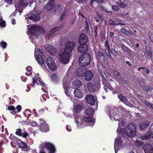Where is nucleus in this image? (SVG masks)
<instances>
[{
	"mask_svg": "<svg viewBox=\"0 0 153 153\" xmlns=\"http://www.w3.org/2000/svg\"><path fill=\"white\" fill-rule=\"evenodd\" d=\"M55 4L54 0H50L45 7V8L48 11H50L53 9Z\"/></svg>",
	"mask_w": 153,
	"mask_h": 153,
	"instance_id": "obj_19",
	"label": "nucleus"
},
{
	"mask_svg": "<svg viewBox=\"0 0 153 153\" xmlns=\"http://www.w3.org/2000/svg\"><path fill=\"white\" fill-rule=\"evenodd\" d=\"M45 112V109L44 108H42L39 110L38 112L39 114H42L44 113Z\"/></svg>",
	"mask_w": 153,
	"mask_h": 153,
	"instance_id": "obj_60",
	"label": "nucleus"
},
{
	"mask_svg": "<svg viewBox=\"0 0 153 153\" xmlns=\"http://www.w3.org/2000/svg\"><path fill=\"white\" fill-rule=\"evenodd\" d=\"M16 108L18 111V112H19L21 111L22 108L21 106L20 105H18L17 106Z\"/></svg>",
	"mask_w": 153,
	"mask_h": 153,
	"instance_id": "obj_56",
	"label": "nucleus"
},
{
	"mask_svg": "<svg viewBox=\"0 0 153 153\" xmlns=\"http://www.w3.org/2000/svg\"><path fill=\"white\" fill-rule=\"evenodd\" d=\"M85 72V70L83 68L79 67L76 69V74L77 76L82 77L84 76Z\"/></svg>",
	"mask_w": 153,
	"mask_h": 153,
	"instance_id": "obj_18",
	"label": "nucleus"
},
{
	"mask_svg": "<svg viewBox=\"0 0 153 153\" xmlns=\"http://www.w3.org/2000/svg\"><path fill=\"white\" fill-rule=\"evenodd\" d=\"M39 81L40 84L42 85V86L43 87L42 88V90L45 92H46V90L48 89V87L46 86L45 83L43 82L41 79L39 78Z\"/></svg>",
	"mask_w": 153,
	"mask_h": 153,
	"instance_id": "obj_31",
	"label": "nucleus"
},
{
	"mask_svg": "<svg viewBox=\"0 0 153 153\" xmlns=\"http://www.w3.org/2000/svg\"><path fill=\"white\" fill-rule=\"evenodd\" d=\"M35 56L36 60L38 63L40 65H43L45 62V59H44L43 58L40 54H38L35 55Z\"/></svg>",
	"mask_w": 153,
	"mask_h": 153,
	"instance_id": "obj_20",
	"label": "nucleus"
},
{
	"mask_svg": "<svg viewBox=\"0 0 153 153\" xmlns=\"http://www.w3.org/2000/svg\"><path fill=\"white\" fill-rule=\"evenodd\" d=\"M47 142L42 143L40 145V148L41 149L40 150H43L44 148H46V144Z\"/></svg>",
	"mask_w": 153,
	"mask_h": 153,
	"instance_id": "obj_49",
	"label": "nucleus"
},
{
	"mask_svg": "<svg viewBox=\"0 0 153 153\" xmlns=\"http://www.w3.org/2000/svg\"><path fill=\"white\" fill-rule=\"evenodd\" d=\"M87 87L88 90L91 92H93L95 91V89L93 84L91 82L88 83Z\"/></svg>",
	"mask_w": 153,
	"mask_h": 153,
	"instance_id": "obj_29",
	"label": "nucleus"
},
{
	"mask_svg": "<svg viewBox=\"0 0 153 153\" xmlns=\"http://www.w3.org/2000/svg\"><path fill=\"white\" fill-rule=\"evenodd\" d=\"M149 37L150 40L152 42H153V34H152L151 35L149 34Z\"/></svg>",
	"mask_w": 153,
	"mask_h": 153,
	"instance_id": "obj_62",
	"label": "nucleus"
},
{
	"mask_svg": "<svg viewBox=\"0 0 153 153\" xmlns=\"http://www.w3.org/2000/svg\"><path fill=\"white\" fill-rule=\"evenodd\" d=\"M136 126L133 123H130L124 129H120V132L122 134H125L127 137H133L135 136Z\"/></svg>",
	"mask_w": 153,
	"mask_h": 153,
	"instance_id": "obj_1",
	"label": "nucleus"
},
{
	"mask_svg": "<svg viewBox=\"0 0 153 153\" xmlns=\"http://www.w3.org/2000/svg\"><path fill=\"white\" fill-rule=\"evenodd\" d=\"M122 48L124 50L128 53L129 54H131V50L126 46L124 45L122 46Z\"/></svg>",
	"mask_w": 153,
	"mask_h": 153,
	"instance_id": "obj_44",
	"label": "nucleus"
},
{
	"mask_svg": "<svg viewBox=\"0 0 153 153\" xmlns=\"http://www.w3.org/2000/svg\"><path fill=\"white\" fill-rule=\"evenodd\" d=\"M85 79L86 81H90L93 78L94 74L91 70L87 71L84 75Z\"/></svg>",
	"mask_w": 153,
	"mask_h": 153,
	"instance_id": "obj_13",
	"label": "nucleus"
},
{
	"mask_svg": "<svg viewBox=\"0 0 153 153\" xmlns=\"http://www.w3.org/2000/svg\"><path fill=\"white\" fill-rule=\"evenodd\" d=\"M135 144L138 146H142L143 144V142L139 140L136 141L135 142Z\"/></svg>",
	"mask_w": 153,
	"mask_h": 153,
	"instance_id": "obj_46",
	"label": "nucleus"
},
{
	"mask_svg": "<svg viewBox=\"0 0 153 153\" xmlns=\"http://www.w3.org/2000/svg\"><path fill=\"white\" fill-rule=\"evenodd\" d=\"M73 85L74 87L79 88L82 86V83L79 80L76 79L73 82Z\"/></svg>",
	"mask_w": 153,
	"mask_h": 153,
	"instance_id": "obj_24",
	"label": "nucleus"
},
{
	"mask_svg": "<svg viewBox=\"0 0 153 153\" xmlns=\"http://www.w3.org/2000/svg\"><path fill=\"white\" fill-rule=\"evenodd\" d=\"M151 103L149 102L148 101H145V104L148 107H149Z\"/></svg>",
	"mask_w": 153,
	"mask_h": 153,
	"instance_id": "obj_63",
	"label": "nucleus"
},
{
	"mask_svg": "<svg viewBox=\"0 0 153 153\" xmlns=\"http://www.w3.org/2000/svg\"><path fill=\"white\" fill-rule=\"evenodd\" d=\"M85 99L88 103L91 105H94L95 102V98L94 96L91 94L86 95Z\"/></svg>",
	"mask_w": 153,
	"mask_h": 153,
	"instance_id": "obj_15",
	"label": "nucleus"
},
{
	"mask_svg": "<svg viewBox=\"0 0 153 153\" xmlns=\"http://www.w3.org/2000/svg\"><path fill=\"white\" fill-rule=\"evenodd\" d=\"M143 149L145 153H153V148L150 144H146L144 145Z\"/></svg>",
	"mask_w": 153,
	"mask_h": 153,
	"instance_id": "obj_16",
	"label": "nucleus"
},
{
	"mask_svg": "<svg viewBox=\"0 0 153 153\" xmlns=\"http://www.w3.org/2000/svg\"><path fill=\"white\" fill-rule=\"evenodd\" d=\"M47 64L48 68L51 71H54L56 68L55 62L53 59L50 57L47 58L46 59Z\"/></svg>",
	"mask_w": 153,
	"mask_h": 153,
	"instance_id": "obj_7",
	"label": "nucleus"
},
{
	"mask_svg": "<svg viewBox=\"0 0 153 153\" xmlns=\"http://www.w3.org/2000/svg\"><path fill=\"white\" fill-rule=\"evenodd\" d=\"M27 17L28 19L35 22H36L37 20H39L40 18L39 14H35L32 13L27 14Z\"/></svg>",
	"mask_w": 153,
	"mask_h": 153,
	"instance_id": "obj_14",
	"label": "nucleus"
},
{
	"mask_svg": "<svg viewBox=\"0 0 153 153\" xmlns=\"http://www.w3.org/2000/svg\"><path fill=\"white\" fill-rule=\"evenodd\" d=\"M70 53L64 51L59 54V60L62 63L66 64L70 61Z\"/></svg>",
	"mask_w": 153,
	"mask_h": 153,
	"instance_id": "obj_6",
	"label": "nucleus"
},
{
	"mask_svg": "<svg viewBox=\"0 0 153 153\" xmlns=\"http://www.w3.org/2000/svg\"><path fill=\"white\" fill-rule=\"evenodd\" d=\"M111 52L114 56V57H116L117 56L118 53L117 51L114 49L111 48L110 50V52Z\"/></svg>",
	"mask_w": 153,
	"mask_h": 153,
	"instance_id": "obj_41",
	"label": "nucleus"
},
{
	"mask_svg": "<svg viewBox=\"0 0 153 153\" xmlns=\"http://www.w3.org/2000/svg\"><path fill=\"white\" fill-rule=\"evenodd\" d=\"M15 134L16 135L22 137L24 138H26L27 137H29V134L25 129L22 130L21 128L17 129Z\"/></svg>",
	"mask_w": 153,
	"mask_h": 153,
	"instance_id": "obj_10",
	"label": "nucleus"
},
{
	"mask_svg": "<svg viewBox=\"0 0 153 153\" xmlns=\"http://www.w3.org/2000/svg\"><path fill=\"white\" fill-rule=\"evenodd\" d=\"M29 4L27 0H19L17 4L15 5L16 9L20 13L22 12L25 7Z\"/></svg>",
	"mask_w": 153,
	"mask_h": 153,
	"instance_id": "obj_4",
	"label": "nucleus"
},
{
	"mask_svg": "<svg viewBox=\"0 0 153 153\" xmlns=\"http://www.w3.org/2000/svg\"><path fill=\"white\" fill-rule=\"evenodd\" d=\"M51 77L52 80L54 81H57L59 79L57 76L56 74H54L51 76Z\"/></svg>",
	"mask_w": 153,
	"mask_h": 153,
	"instance_id": "obj_43",
	"label": "nucleus"
},
{
	"mask_svg": "<svg viewBox=\"0 0 153 153\" xmlns=\"http://www.w3.org/2000/svg\"><path fill=\"white\" fill-rule=\"evenodd\" d=\"M88 22H90L89 19H87L85 21V29L87 31H88L89 30V26L88 25Z\"/></svg>",
	"mask_w": 153,
	"mask_h": 153,
	"instance_id": "obj_42",
	"label": "nucleus"
},
{
	"mask_svg": "<svg viewBox=\"0 0 153 153\" xmlns=\"http://www.w3.org/2000/svg\"><path fill=\"white\" fill-rule=\"evenodd\" d=\"M112 8L113 10L115 11L118 10L119 9L118 6L115 5H112Z\"/></svg>",
	"mask_w": 153,
	"mask_h": 153,
	"instance_id": "obj_53",
	"label": "nucleus"
},
{
	"mask_svg": "<svg viewBox=\"0 0 153 153\" xmlns=\"http://www.w3.org/2000/svg\"><path fill=\"white\" fill-rule=\"evenodd\" d=\"M109 24L110 25H116L115 21L110 20L109 22Z\"/></svg>",
	"mask_w": 153,
	"mask_h": 153,
	"instance_id": "obj_55",
	"label": "nucleus"
},
{
	"mask_svg": "<svg viewBox=\"0 0 153 153\" xmlns=\"http://www.w3.org/2000/svg\"><path fill=\"white\" fill-rule=\"evenodd\" d=\"M83 108L82 104H78L75 107L74 111L76 113H79L80 112Z\"/></svg>",
	"mask_w": 153,
	"mask_h": 153,
	"instance_id": "obj_33",
	"label": "nucleus"
},
{
	"mask_svg": "<svg viewBox=\"0 0 153 153\" xmlns=\"http://www.w3.org/2000/svg\"><path fill=\"white\" fill-rule=\"evenodd\" d=\"M61 28V27L59 26H56L52 29H51L50 30V33L48 34V37H52V36L53 35V34L56 31H58Z\"/></svg>",
	"mask_w": 153,
	"mask_h": 153,
	"instance_id": "obj_26",
	"label": "nucleus"
},
{
	"mask_svg": "<svg viewBox=\"0 0 153 153\" xmlns=\"http://www.w3.org/2000/svg\"><path fill=\"white\" fill-rule=\"evenodd\" d=\"M152 133L149 132L145 134H143L141 136V139L143 140H147L150 138L152 135Z\"/></svg>",
	"mask_w": 153,
	"mask_h": 153,
	"instance_id": "obj_28",
	"label": "nucleus"
},
{
	"mask_svg": "<svg viewBox=\"0 0 153 153\" xmlns=\"http://www.w3.org/2000/svg\"><path fill=\"white\" fill-rule=\"evenodd\" d=\"M105 47V52L107 57L110 59L112 60L113 59L111 55L110 51L111 49L107 39L105 42L104 44Z\"/></svg>",
	"mask_w": 153,
	"mask_h": 153,
	"instance_id": "obj_9",
	"label": "nucleus"
},
{
	"mask_svg": "<svg viewBox=\"0 0 153 153\" xmlns=\"http://www.w3.org/2000/svg\"><path fill=\"white\" fill-rule=\"evenodd\" d=\"M6 25L5 21L3 20L2 19H0V26L3 27H5Z\"/></svg>",
	"mask_w": 153,
	"mask_h": 153,
	"instance_id": "obj_47",
	"label": "nucleus"
},
{
	"mask_svg": "<svg viewBox=\"0 0 153 153\" xmlns=\"http://www.w3.org/2000/svg\"><path fill=\"white\" fill-rule=\"evenodd\" d=\"M19 146L20 148L24 149H27V144L21 140H20V142L19 143Z\"/></svg>",
	"mask_w": 153,
	"mask_h": 153,
	"instance_id": "obj_34",
	"label": "nucleus"
},
{
	"mask_svg": "<svg viewBox=\"0 0 153 153\" xmlns=\"http://www.w3.org/2000/svg\"><path fill=\"white\" fill-rule=\"evenodd\" d=\"M123 143L121 138H117L116 139L114 143L115 145L116 144L118 146H121Z\"/></svg>",
	"mask_w": 153,
	"mask_h": 153,
	"instance_id": "obj_38",
	"label": "nucleus"
},
{
	"mask_svg": "<svg viewBox=\"0 0 153 153\" xmlns=\"http://www.w3.org/2000/svg\"><path fill=\"white\" fill-rule=\"evenodd\" d=\"M63 88L65 90V93L68 96V93L69 91V87L68 85H66V84H63Z\"/></svg>",
	"mask_w": 153,
	"mask_h": 153,
	"instance_id": "obj_39",
	"label": "nucleus"
},
{
	"mask_svg": "<svg viewBox=\"0 0 153 153\" xmlns=\"http://www.w3.org/2000/svg\"><path fill=\"white\" fill-rule=\"evenodd\" d=\"M31 125L33 127H35L36 126H38L37 123L35 121H32L31 122Z\"/></svg>",
	"mask_w": 153,
	"mask_h": 153,
	"instance_id": "obj_54",
	"label": "nucleus"
},
{
	"mask_svg": "<svg viewBox=\"0 0 153 153\" xmlns=\"http://www.w3.org/2000/svg\"><path fill=\"white\" fill-rule=\"evenodd\" d=\"M77 48L78 51L79 53H86L88 50V46L87 44H79Z\"/></svg>",
	"mask_w": 153,
	"mask_h": 153,
	"instance_id": "obj_12",
	"label": "nucleus"
},
{
	"mask_svg": "<svg viewBox=\"0 0 153 153\" xmlns=\"http://www.w3.org/2000/svg\"><path fill=\"white\" fill-rule=\"evenodd\" d=\"M91 60V58L90 54L86 53L80 56L79 62L82 66H86L90 64Z\"/></svg>",
	"mask_w": 153,
	"mask_h": 153,
	"instance_id": "obj_2",
	"label": "nucleus"
},
{
	"mask_svg": "<svg viewBox=\"0 0 153 153\" xmlns=\"http://www.w3.org/2000/svg\"><path fill=\"white\" fill-rule=\"evenodd\" d=\"M146 50L147 54V57L149 59L152 58L153 51L152 49L150 47H146Z\"/></svg>",
	"mask_w": 153,
	"mask_h": 153,
	"instance_id": "obj_27",
	"label": "nucleus"
},
{
	"mask_svg": "<svg viewBox=\"0 0 153 153\" xmlns=\"http://www.w3.org/2000/svg\"><path fill=\"white\" fill-rule=\"evenodd\" d=\"M46 148L49 151V153H54L55 152L56 149L54 146L50 143H47Z\"/></svg>",
	"mask_w": 153,
	"mask_h": 153,
	"instance_id": "obj_17",
	"label": "nucleus"
},
{
	"mask_svg": "<svg viewBox=\"0 0 153 153\" xmlns=\"http://www.w3.org/2000/svg\"><path fill=\"white\" fill-rule=\"evenodd\" d=\"M96 54L98 56L99 59L102 60L103 61H105L107 59L106 57L105 56L104 54L101 51H98L97 52Z\"/></svg>",
	"mask_w": 153,
	"mask_h": 153,
	"instance_id": "obj_25",
	"label": "nucleus"
},
{
	"mask_svg": "<svg viewBox=\"0 0 153 153\" xmlns=\"http://www.w3.org/2000/svg\"><path fill=\"white\" fill-rule=\"evenodd\" d=\"M37 79L36 77H33L32 78V83L33 84H31V85L33 86H35V84L37 83Z\"/></svg>",
	"mask_w": 153,
	"mask_h": 153,
	"instance_id": "obj_50",
	"label": "nucleus"
},
{
	"mask_svg": "<svg viewBox=\"0 0 153 153\" xmlns=\"http://www.w3.org/2000/svg\"><path fill=\"white\" fill-rule=\"evenodd\" d=\"M8 109L9 111H14L16 110L15 107L13 105L9 106L8 107Z\"/></svg>",
	"mask_w": 153,
	"mask_h": 153,
	"instance_id": "obj_52",
	"label": "nucleus"
},
{
	"mask_svg": "<svg viewBox=\"0 0 153 153\" xmlns=\"http://www.w3.org/2000/svg\"><path fill=\"white\" fill-rule=\"evenodd\" d=\"M32 68L30 66H27L26 68L27 71L28 72H31L32 71Z\"/></svg>",
	"mask_w": 153,
	"mask_h": 153,
	"instance_id": "obj_61",
	"label": "nucleus"
},
{
	"mask_svg": "<svg viewBox=\"0 0 153 153\" xmlns=\"http://www.w3.org/2000/svg\"><path fill=\"white\" fill-rule=\"evenodd\" d=\"M75 97L78 98H82L84 96V94L82 91L79 89H75L74 92Z\"/></svg>",
	"mask_w": 153,
	"mask_h": 153,
	"instance_id": "obj_22",
	"label": "nucleus"
},
{
	"mask_svg": "<svg viewBox=\"0 0 153 153\" xmlns=\"http://www.w3.org/2000/svg\"><path fill=\"white\" fill-rule=\"evenodd\" d=\"M120 31L121 33L127 35H131V33H132L130 30H128L124 28L121 29Z\"/></svg>",
	"mask_w": 153,
	"mask_h": 153,
	"instance_id": "obj_36",
	"label": "nucleus"
},
{
	"mask_svg": "<svg viewBox=\"0 0 153 153\" xmlns=\"http://www.w3.org/2000/svg\"><path fill=\"white\" fill-rule=\"evenodd\" d=\"M97 15L98 18L99 20H100L101 21H102L103 20V19L102 15L100 13H97Z\"/></svg>",
	"mask_w": 153,
	"mask_h": 153,
	"instance_id": "obj_51",
	"label": "nucleus"
},
{
	"mask_svg": "<svg viewBox=\"0 0 153 153\" xmlns=\"http://www.w3.org/2000/svg\"><path fill=\"white\" fill-rule=\"evenodd\" d=\"M113 72L115 77L116 78H120V77L121 75V74L120 72H118L117 71L114 70L113 71Z\"/></svg>",
	"mask_w": 153,
	"mask_h": 153,
	"instance_id": "obj_45",
	"label": "nucleus"
},
{
	"mask_svg": "<svg viewBox=\"0 0 153 153\" xmlns=\"http://www.w3.org/2000/svg\"><path fill=\"white\" fill-rule=\"evenodd\" d=\"M75 45V43L73 41H69L65 45L64 51L70 53L73 50Z\"/></svg>",
	"mask_w": 153,
	"mask_h": 153,
	"instance_id": "obj_8",
	"label": "nucleus"
},
{
	"mask_svg": "<svg viewBox=\"0 0 153 153\" xmlns=\"http://www.w3.org/2000/svg\"><path fill=\"white\" fill-rule=\"evenodd\" d=\"M0 45L3 48H5L7 45V43L4 41H2L0 42Z\"/></svg>",
	"mask_w": 153,
	"mask_h": 153,
	"instance_id": "obj_48",
	"label": "nucleus"
},
{
	"mask_svg": "<svg viewBox=\"0 0 153 153\" xmlns=\"http://www.w3.org/2000/svg\"><path fill=\"white\" fill-rule=\"evenodd\" d=\"M88 40V37L85 33H82L79 35V44H87Z\"/></svg>",
	"mask_w": 153,
	"mask_h": 153,
	"instance_id": "obj_11",
	"label": "nucleus"
},
{
	"mask_svg": "<svg viewBox=\"0 0 153 153\" xmlns=\"http://www.w3.org/2000/svg\"><path fill=\"white\" fill-rule=\"evenodd\" d=\"M118 97L120 100L123 102L126 103L127 102V100L125 96H124L122 94H120L118 96Z\"/></svg>",
	"mask_w": 153,
	"mask_h": 153,
	"instance_id": "obj_35",
	"label": "nucleus"
},
{
	"mask_svg": "<svg viewBox=\"0 0 153 153\" xmlns=\"http://www.w3.org/2000/svg\"><path fill=\"white\" fill-rule=\"evenodd\" d=\"M118 5L120 7L124 8L126 6V4L125 3H119Z\"/></svg>",
	"mask_w": 153,
	"mask_h": 153,
	"instance_id": "obj_57",
	"label": "nucleus"
},
{
	"mask_svg": "<svg viewBox=\"0 0 153 153\" xmlns=\"http://www.w3.org/2000/svg\"><path fill=\"white\" fill-rule=\"evenodd\" d=\"M67 12V10L66 9V8H65L63 11V13H62L60 17V20L61 22H62L63 21V19L65 17Z\"/></svg>",
	"mask_w": 153,
	"mask_h": 153,
	"instance_id": "obj_40",
	"label": "nucleus"
},
{
	"mask_svg": "<svg viewBox=\"0 0 153 153\" xmlns=\"http://www.w3.org/2000/svg\"><path fill=\"white\" fill-rule=\"evenodd\" d=\"M45 32L43 27L34 25L30 27L29 32L32 35L37 36L40 33H43Z\"/></svg>",
	"mask_w": 153,
	"mask_h": 153,
	"instance_id": "obj_3",
	"label": "nucleus"
},
{
	"mask_svg": "<svg viewBox=\"0 0 153 153\" xmlns=\"http://www.w3.org/2000/svg\"><path fill=\"white\" fill-rule=\"evenodd\" d=\"M98 28V26L97 25H96L94 26V32L95 33V36H97V30Z\"/></svg>",
	"mask_w": 153,
	"mask_h": 153,
	"instance_id": "obj_59",
	"label": "nucleus"
},
{
	"mask_svg": "<svg viewBox=\"0 0 153 153\" xmlns=\"http://www.w3.org/2000/svg\"><path fill=\"white\" fill-rule=\"evenodd\" d=\"M83 120L85 122L91 123L93 125H94L95 119L90 117H84L83 118Z\"/></svg>",
	"mask_w": 153,
	"mask_h": 153,
	"instance_id": "obj_30",
	"label": "nucleus"
},
{
	"mask_svg": "<svg viewBox=\"0 0 153 153\" xmlns=\"http://www.w3.org/2000/svg\"><path fill=\"white\" fill-rule=\"evenodd\" d=\"M67 130L68 131H70L71 129L70 126L68 125H67L66 127Z\"/></svg>",
	"mask_w": 153,
	"mask_h": 153,
	"instance_id": "obj_64",
	"label": "nucleus"
},
{
	"mask_svg": "<svg viewBox=\"0 0 153 153\" xmlns=\"http://www.w3.org/2000/svg\"><path fill=\"white\" fill-rule=\"evenodd\" d=\"M94 87L95 88V91L99 90L100 88V83L99 81H96L94 83Z\"/></svg>",
	"mask_w": 153,
	"mask_h": 153,
	"instance_id": "obj_37",
	"label": "nucleus"
},
{
	"mask_svg": "<svg viewBox=\"0 0 153 153\" xmlns=\"http://www.w3.org/2000/svg\"><path fill=\"white\" fill-rule=\"evenodd\" d=\"M149 124V123L148 121H145L141 123L139 125V128L140 129L144 130L148 127Z\"/></svg>",
	"mask_w": 153,
	"mask_h": 153,
	"instance_id": "obj_23",
	"label": "nucleus"
},
{
	"mask_svg": "<svg viewBox=\"0 0 153 153\" xmlns=\"http://www.w3.org/2000/svg\"><path fill=\"white\" fill-rule=\"evenodd\" d=\"M94 111L92 108H88L85 111V113L88 116H92L94 113Z\"/></svg>",
	"mask_w": 153,
	"mask_h": 153,
	"instance_id": "obj_32",
	"label": "nucleus"
},
{
	"mask_svg": "<svg viewBox=\"0 0 153 153\" xmlns=\"http://www.w3.org/2000/svg\"><path fill=\"white\" fill-rule=\"evenodd\" d=\"M46 50L51 54L54 55L56 52V49L53 46L49 45L46 47Z\"/></svg>",
	"mask_w": 153,
	"mask_h": 153,
	"instance_id": "obj_21",
	"label": "nucleus"
},
{
	"mask_svg": "<svg viewBox=\"0 0 153 153\" xmlns=\"http://www.w3.org/2000/svg\"><path fill=\"white\" fill-rule=\"evenodd\" d=\"M38 53H41L42 55H44L45 53L42 49H39L37 51Z\"/></svg>",
	"mask_w": 153,
	"mask_h": 153,
	"instance_id": "obj_58",
	"label": "nucleus"
},
{
	"mask_svg": "<svg viewBox=\"0 0 153 153\" xmlns=\"http://www.w3.org/2000/svg\"><path fill=\"white\" fill-rule=\"evenodd\" d=\"M40 122L39 129L42 132H46L49 131V128L48 124L43 118L39 119Z\"/></svg>",
	"mask_w": 153,
	"mask_h": 153,
	"instance_id": "obj_5",
	"label": "nucleus"
}]
</instances>
